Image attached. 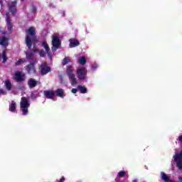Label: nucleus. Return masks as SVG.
Masks as SVG:
<instances>
[{"label":"nucleus","instance_id":"cd10ccee","mask_svg":"<svg viewBox=\"0 0 182 182\" xmlns=\"http://www.w3.org/2000/svg\"><path fill=\"white\" fill-rule=\"evenodd\" d=\"M7 28L9 32H11L12 31V23H7Z\"/></svg>","mask_w":182,"mask_h":182},{"label":"nucleus","instance_id":"5701e85b","mask_svg":"<svg viewBox=\"0 0 182 182\" xmlns=\"http://www.w3.org/2000/svg\"><path fill=\"white\" fill-rule=\"evenodd\" d=\"M25 62H26V60L24 59V58L18 59V60H17V61L15 63V65H16V66H20V65H22V63H25Z\"/></svg>","mask_w":182,"mask_h":182},{"label":"nucleus","instance_id":"c756f323","mask_svg":"<svg viewBox=\"0 0 182 182\" xmlns=\"http://www.w3.org/2000/svg\"><path fill=\"white\" fill-rule=\"evenodd\" d=\"M36 11H37L36 7L33 6V8H32V12H33V14H36Z\"/></svg>","mask_w":182,"mask_h":182},{"label":"nucleus","instance_id":"39448f33","mask_svg":"<svg viewBox=\"0 0 182 182\" xmlns=\"http://www.w3.org/2000/svg\"><path fill=\"white\" fill-rule=\"evenodd\" d=\"M16 5H18V0L9 1L7 4L9 11V12H11L12 15H16V12H18V9H16Z\"/></svg>","mask_w":182,"mask_h":182},{"label":"nucleus","instance_id":"aec40b11","mask_svg":"<svg viewBox=\"0 0 182 182\" xmlns=\"http://www.w3.org/2000/svg\"><path fill=\"white\" fill-rule=\"evenodd\" d=\"M9 110L10 112H15V110H16V102H13L9 105Z\"/></svg>","mask_w":182,"mask_h":182},{"label":"nucleus","instance_id":"20e7f679","mask_svg":"<svg viewBox=\"0 0 182 182\" xmlns=\"http://www.w3.org/2000/svg\"><path fill=\"white\" fill-rule=\"evenodd\" d=\"M76 73L77 75L78 80L82 82V80H85L86 76H87V69L85 67L79 68L77 69Z\"/></svg>","mask_w":182,"mask_h":182},{"label":"nucleus","instance_id":"dca6fc26","mask_svg":"<svg viewBox=\"0 0 182 182\" xmlns=\"http://www.w3.org/2000/svg\"><path fill=\"white\" fill-rule=\"evenodd\" d=\"M4 85L6 86V90H12V82H11V80L7 79L5 80Z\"/></svg>","mask_w":182,"mask_h":182},{"label":"nucleus","instance_id":"7ed1b4c3","mask_svg":"<svg viewBox=\"0 0 182 182\" xmlns=\"http://www.w3.org/2000/svg\"><path fill=\"white\" fill-rule=\"evenodd\" d=\"M29 106H31V104H29V100L28 98L25 97H22L21 102V109L23 116H26V114L29 113V111L28 110V109H29Z\"/></svg>","mask_w":182,"mask_h":182},{"label":"nucleus","instance_id":"9b49d317","mask_svg":"<svg viewBox=\"0 0 182 182\" xmlns=\"http://www.w3.org/2000/svg\"><path fill=\"white\" fill-rule=\"evenodd\" d=\"M43 95L47 99H53L55 97V92L52 90H44Z\"/></svg>","mask_w":182,"mask_h":182},{"label":"nucleus","instance_id":"6ab92c4d","mask_svg":"<svg viewBox=\"0 0 182 182\" xmlns=\"http://www.w3.org/2000/svg\"><path fill=\"white\" fill-rule=\"evenodd\" d=\"M26 58L30 60H32L33 59V52L28 51L26 53Z\"/></svg>","mask_w":182,"mask_h":182},{"label":"nucleus","instance_id":"72a5a7b5","mask_svg":"<svg viewBox=\"0 0 182 182\" xmlns=\"http://www.w3.org/2000/svg\"><path fill=\"white\" fill-rule=\"evenodd\" d=\"M132 182H139V180L135 179V180H133Z\"/></svg>","mask_w":182,"mask_h":182},{"label":"nucleus","instance_id":"f704fd0d","mask_svg":"<svg viewBox=\"0 0 182 182\" xmlns=\"http://www.w3.org/2000/svg\"><path fill=\"white\" fill-rule=\"evenodd\" d=\"M2 33H3V35H6V31H4Z\"/></svg>","mask_w":182,"mask_h":182},{"label":"nucleus","instance_id":"a878e982","mask_svg":"<svg viewBox=\"0 0 182 182\" xmlns=\"http://www.w3.org/2000/svg\"><path fill=\"white\" fill-rule=\"evenodd\" d=\"M6 22L7 23H11V17L9 16V13H6Z\"/></svg>","mask_w":182,"mask_h":182},{"label":"nucleus","instance_id":"4468645a","mask_svg":"<svg viewBox=\"0 0 182 182\" xmlns=\"http://www.w3.org/2000/svg\"><path fill=\"white\" fill-rule=\"evenodd\" d=\"M9 41V38H6V36H3L0 37V45L1 46H8V41Z\"/></svg>","mask_w":182,"mask_h":182},{"label":"nucleus","instance_id":"0eeeda50","mask_svg":"<svg viewBox=\"0 0 182 182\" xmlns=\"http://www.w3.org/2000/svg\"><path fill=\"white\" fill-rule=\"evenodd\" d=\"M52 69L50 67L48 66V64L46 63H43L40 66V73L41 76H45V75H48L49 72H50Z\"/></svg>","mask_w":182,"mask_h":182},{"label":"nucleus","instance_id":"423d86ee","mask_svg":"<svg viewBox=\"0 0 182 182\" xmlns=\"http://www.w3.org/2000/svg\"><path fill=\"white\" fill-rule=\"evenodd\" d=\"M37 63L38 60H35L26 66V70L28 75H33L36 73V68H35V65Z\"/></svg>","mask_w":182,"mask_h":182},{"label":"nucleus","instance_id":"f03ea898","mask_svg":"<svg viewBox=\"0 0 182 182\" xmlns=\"http://www.w3.org/2000/svg\"><path fill=\"white\" fill-rule=\"evenodd\" d=\"M66 73L68 76L69 80L72 86L77 85V80H76V75L73 73V67L72 65H68L66 68Z\"/></svg>","mask_w":182,"mask_h":182},{"label":"nucleus","instance_id":"1a4fd4ad","mask_svg":"<svg viewBox=\"0 0 182 182\" xmlns=\"http://www.w3.org/2000/svg\"><path fill=\"white\" fill-rule=\"evenodd\" d=\"M52 45L54 48H56L58 49V48H59V46H60V37H59V34H54L52 36Z\"/></svg>","mask_w":182,"mask_h":182},{"label":"nucleus","instance_id":"e433bc0d","mask_svg":"<svg viewBox=\"0 0 182 182\" xmlns=\"http://www.w3.org/2000/svg\"><path fill=\"white\" fill-rule=\"evenodd\" d=\"M21 2H25V0H21Z\"/></svg>","mask_w":182,"mask_h":182},{"label":"nucleus","instance_id":"f8f14e48","mask_svg":"<svg viewBox=\"0 0 182 182\" xmlns=\"http://www.w3.org/2000/svg\"><path fill=\"white\" fill-rule=\"evenodd\" d=\"M15 76L17 82H23L25 80V74H22L19 71L16 72Z\"/></svg>","mask_w":182,"mask_h":182},{"label":"nucleus","instance_id":"c9c22d12","mask_svg":"<svg viewBox=\"0 0 182 182\" xmlns=\"http://www.w3.org/2000/svg\"><path fill=\"white\" fill-rule=\"evenodd\" d=\"M0 4H1V6H2V1H1V0H0Z\"/></svg>","mask_w":182,"mask_h":182},{"label":"nucleus","instance_id":"473e14b6","mask_svg":"<svg viewBox=\"0 0 182 182\" xmlns=\"http://www.w3.org/2000/svg\"><path fill=\"white\" fill-rule=\"evenodd\" d=\"M40 50H38V49H33V52L34 53H36V52H38V53H39Z\"/></svg>","mask_w":182,"mask_h":182},{"label":"nucleus","instance_id":"393cba45","mask_svg":"<svg viewBox=\"0 0 182 182\" xmlns=\"http://www.w3.org/2000/svg\"><path fill=\"white\" fill-rule=\"evenodd\" d=\"M38 53L41 58H45V56H46V53L43 50H40V51H38Z\"/></svg>","mask_w":182,"mask_h":182},{"label":"nucleus","instance_id":"a211bd4d","mask_svg":"<svg viewBox=\"0 0 182 182\" xmlns=\"http://www.w3.org/2000/svg\"><path fill=\"white\" fill-rule=\"evenodd\" d=\"M77 89L80 90V92L83 95H85V93H87V88L85 86L78 85Z\"/></svg>","mask_w":182,"mask_h":182},{"label":"nucleus","instance_id":"f3484780","mask_svg":"<svg viewBox=\"0 0 182 182\" xmlns=\"http://www.w3.org/2000/svg\"><path fill=\"white\" fill-rule=\"evenodd\" d=\"M43 47L46 49V52L48 55H50V48H49V45L46 41L42 42Z\"/></svg>","mask_w":182,"mask_h":182},{"label":"nucleus","instance_id":"f257e3e1","mask_svg":"<svg viewBox=\"0 0 182 182\" xmlns=\"http://www.w3.org/2000/svg\"><path fill=\"white\" fill-rule=\"evenodd\" d=\"M27 35L26 36V45L29 50L32 49V45L36 42V31H35V27H30L26 31Z\"/></svg>","mask_w":182,"mask_h":182},{"label":"nucleus","instance_id":"2f4dec72","mask_svg":"<svg viewBox=\"0 0 182 182\" xmlns=\"http://www.w3.org/2000/svg\"><path fill=\"white\" fill-rule=\"evenodd\" d=\"M65 177L63 176V177L60 179V181H59V182H65Z\"/></svg>","mask_w":182,"mask_h":182},{"label":"nucleus","instance_id":"412c9836","mask_svg":"<svg viewBox=\"0 0 182 182\" xmlns=\"http://www.w3.org/2000/svg\"><path fill=\"white\" fill-rule=\"evenodd\" d=\"M2 59H3V63H6V60H8V57H6V50H4L2 52Z\"/></svg>","mask_w":182,"mask_h":182},{"label":"nucleus","instance_id":"ddd939ff","mask_svg":"<svg viewBox=\"0 0 182 182\" xmlns=\"http://www.w3.org/2000/svg\"><path fill=\"white\" fill-rule=\"evenodd\" d=\"M79 45H80V42H79L77 39L75 38L70 39V48H76V46H79Z\"/></svg>","mask_w":182,"mask_h":182},{"label":"nucleus","instance_id":"bb28decb","mask_svg":"<svg viewBox=\"0 0 182 182\" xmlns=\"http://www.w3.org/2000/svg\"><path fill=\"white\" fill-rule=\"evenodd\" d=\"M118 176L119 177H125L126 176V172L124 171H121L118 173Z\"/></svg>","mask_w":182,"mask_h":182},{"label":"nucleus","instance_id":"b1692460","mask_svg":"<svg viewBox=\"0 0 182 182\" xmlns=\"http://www.w3.org/2000/svg\"><path fill=\"white\" fill-rule=\"evenodd\" d=\"M78 62L80 65H86V58L85 56L81 57L79 60Z\"/></svg>","mask_w":182,"mask_h":182},{"label":"nucleus","instance_id":"6e6552de","mask_svg":"<svg viewBox=\"0 0 182 182\" xmlns=\"http://www.w3.org/2000/svg\"><path fill=\"white\" fill-rule=\"evenodd\" d=\"M175 162L176 163V166L179 170H182V151L179 154H176L173 156Z\"/></svg>","mask_w":182,"mask_h":182},{"label":"nucleus","instance_id":"2eb2a0df","mask_svg":"<svg viewBox=\"0 0 182 182\" xmlns=\"http://www.w3.org/2000/svg\"><path fill=\"white\" fill-rule=\"evenodd\" d=\"M55 95L58 96V97H65V92L63 91V89L58 88L55 90Z\"/></svg>","mask_w":182,"mask_h":182},{"label":"nucleus","instance_id":"7c9ffc66","mask_svg":"<svg viewBox=\"0 0 182 182\" xmlns=\"http://www.w3.org/2000/svg\"><path fill=\"white\" fill-rule=\"evenodd\" d=\"M71 92H72V93H77V89H76V88H73L72 90H71Z\"/></svg>","mask_w":182,"mask_h":182},{"label":"nucleus","instance_id":"c85d7f7f","mask_svg":"<svg viewBox=\"0 0 182 182\" xmlns=\"http://www.w3.org/2000/svg\"><path fill=\"white\" fill-rule=\"evenodd\" d=\"M0 93H1L2 95H6V91H5V90H4V89H1Z\"/></svg>","mask_w":182,"mask_h":182},{"label":"nucleus","instance_id":"9d476101","mask_svg":"<svg viewBox=\"0 0 182 182\" xmlns=\"http://www.w3.org/2000/svg\"><path fill=\"white\" fill-rule=\"evenodd\" d=\"M27 85L30 89H33V87H36L38 85H41V82L35 80L34 78H30L27 82Z\"/></svg>","mask_w":182,"mask_h":182},{"label":"nucleus","instance_id":"4be33fe9","mask_svg":"<svg viewBox=\"0 0 182 182\" xmlns=\"http://www.w3.org/2000/svg\"><path fill=\"white\" fill-rule=\"evenodd\" d=\"M70 62V58L69 57H65L63 60V66H66Z\"/></svg>","mask_w":182,"mask_h":182}]
</instances>
